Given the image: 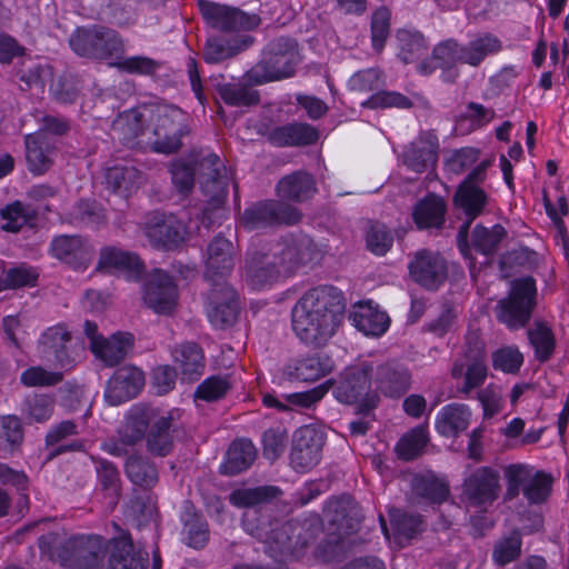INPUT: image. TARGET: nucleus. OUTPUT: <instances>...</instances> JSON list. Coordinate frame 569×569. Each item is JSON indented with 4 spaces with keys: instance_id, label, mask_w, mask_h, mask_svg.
<instances>
[{
    "instance_id": "obj_64",
    "label": "nucleus",
    "mask_w": 569,
    "mask_h": 569,
    "mask_svg": "<svg viewBox=\"0 0 569 569\" xmlns=\"http://www.w3.org/2000/svg\"><path fill=\"white\" fill-rule=\"evenodd\" d=\"M412 101L397 91H378L370 96L366 101L361 103L362 107L369 109H385V108H399L409 109L412 107Z\"/></svg>"
},
{
    "instance_id": "obj_49",
    "label": "nucleus",
    "mask_w": 569,
    "mask_h": 569,
    "mask_svg": "<svg viewBox=\"0 0 569 569\" xmlns=\"http://www.w3.org/2000/svg\"><path fill=\"white\" fill-rule=\"evenodd\" d=\"M281 493L276 486H260L254 488H239L231 491L229 501L237 508H253L270 502Z\"/></svg>"
},
{
    "instance_id": "obj_43",
    "label": "nucleus",
    "mask_w": 569,
    "mask_h": 569,
    "mask_svg": "<svg viewBox=\"0 0 569 569\" xmlns=\"http://www.w3.org/2000/svg\"><path fill=\"white\" fill-rule=\"evenodd\" d=\"M280 197L301 202L308 200L316 192V182L311 174L297 171L283 177L277 184Z\"/></svg>"
},
{
    "instance_id": "obj_55",
    "label": "nucleus",
    "mask_w": 569,
    "mask_h": 569,
    "mask_svg": "<svg viewBox=\"0 0 569 569\" xmlns=\"http://www.w3.org/2000/svg\"><path fill=\"white\" fill-rule=\"evenodd\" d=\"M428 441L427 427L417 426L399 439L396 445V452L402 460H413L422 453Z\"/></svg>"
},
{
    "instance_id": "obj_12",
    "label": "nucleus",
    "mask_w": 569,
    "mask_h": 569,
    "mask_svg": "<svg viewBox=\"0 0 569 569\" xmlns=\"http://www.w3.org/2000/svg\"><path fill=\"white\" fill-rule=\"evenodd\" d=\"M500 491L499 471L491 467H479L465 478L462 496L470 507L486 508L497 500Z\"/></svg>"
},
{
    "instance_id": "obj_45",
    "label": "nucleus",
    "mask_w": 569,
    "mask_h": 569,
    "mask_svg": "<svg viewBox=\"0 0 569 569\" xmlns=\"http://www.w3.org/2000/svg\"><path fill=\"white\" fill-rule=\"evenodd\" d=\"M403 163L412 171L421 173L437 162V144L431 140L419 139L411 142L402 153Z\"/></svg>"
},
{
    "instance_id": "obj_61",
    "label": "nucleus",
    "mask_w": 569,
    "mask_h": 569,
    "mask_svg": "<svg viewBox=\"0 0 569 569\" xmlns=\"http://www.w3.org/2000/svg\"><path fill=\"white\" fill-rule=\"evenodd\" d=\"M96 471L101 488L108 492L110 503L114 505L120 496V475L117 467L108 460L98 459Z\"/></svg>"
},
{
    "instance_id": "obj_56",
    "label": "nucleus",
    "mask_w": 569,
    "mask_h": 569,
    "mask_svg": "<svg viewBox=\"0 0 569 569\" xmlns=\"http://www.w3.org/2000/svg\"><path fill=\"white\" fill-rule=\"evenodd\" d=\"M390 518L395 536L400 542L410 541L423 531V520L420 515L395 509L390 512Z\"/></svg>"
},
{
    "instance_id": "obj_2",
    "label": "nucleus",
    "mask_w": 569,
    "mask_h": 569,
    "mask_svg": "<svg viewBox=\"0 0 569 569\" xmlns=\"http://www.w3.org/2000/svg\"><path fill=\"white\" fill-rule=\"evenodd\" d=\"M346 302L342 292L332 286L308 290L291 310L296 336L312 348L325 347L343 320Z\"/></svg>"
},
{
    "instance_id": "obj_60",
    "label": "nucleus",
    "mask_w": 569,
    "mask_h": 569,
    "mask_svg": "<svg viewBox=\"0 0 569 569\" xmlns=\"http://www.w3.org/2000/svg\"><path fill=\"white\" fill-rule=\"evenodd\" d=\"M23 440V427L16 416L0 418V451L12 452Z\"/></svg>"
},
{
    "instance_id": "obj_9",
    "label": "nucleus",
    "mask_w": 569,
    "mask_h": 569,
    "mask_svg": "<svg viewBox=\"0 0 569 569\" xmlns=\"http://www.w3.org/2000/svg\"><path fill=\"white\" fill-rule=\"evenodd\" d=\"M507 482L505 499H516L520 491L531 505L542 503L551 492L552 478L527 465H510L505 470Z\"/></svg>"
},
{
    "instance_id": "obj_53",
    "label": "nucleus",
    "mask_w": 569,
    "mask_h": 569,
    "mask_svg": "<svg viewBox=\"0 0 569 569\" xmlns=\"http://www.w3.org/2000/svg\"><path fill=\"white\" fill-rule=\"evenodd\" d=\"M392 12L387 6L375 9L370 17V40L375 52L381 53L391 31Z\"/></svg>"
},
{
    "instance_id": "obj_25",
    "label": "nucleus",
    "mask_w": 569,
    "mask_h": 569,
    "mask_svg": "<svg viewBox=\"0 0 569 569\" xmlns=\"http://www.w3.org/2000/svg\"><path fill=\"white\" fill-rule=\"evenodd\" d=\"M200 186L213 204H220L228 196L229 177L226 166L217 154L210 153L200 161Z\"/></svg>"
},
{
    "instance_id": "obj_42",
    "label": "nucleus",
    "mask_w": 569,
    "mask_h": 569,
    "mask_svg": "<svg viewBox=\"0 0 569 569\" xmlns=\"http://www.w3.org/2000/svg\"><path fill=\"white\" fill-rule=\"evenodd\" d=\"M320 532L318 523L309 525L308 528L296 521H288L276 532V541L282 550L293 551L308 547L316 535Z\"/></svg>"
},
{
    "instance_id": "obj_33",
    "label": "nucleus",
    "mask_w": 569,
    "mask_h": 569,
    "mask_svg": "<svg viewBox=\"0 0 569 569\" xmlns=\"http://www.w3.org/2000/svg\"><path fill=\"white\" fill-rule=\"evenodd\" d=\"M447 204L442 197L428 193L412 208V219L418 229H441L445 224Z\"/></svg>"
},
{
    "instance_id": "obj_19",
    "label": "nucleus",
    "mask_w": 569,
    "mask_h": 569,
    "mask_svg": "<svg viewBox=\"0 0 569 569\" xmlns=\"http://www.w3.org/2000/svg\"><path fill=\"white\" fill-rule=\"evenodd\" d=\"M413 281L428 290H437L447 279L446 260L437 252L420 250L409 263Z\"/></svg>"
},
{
    "instance_id": "obj_29",
    "label": "nucleus",
    "mask_w": 569,
    "mask_h": 569,
    "mask_svg": "<svg viewBox=\"0 0 569 569\" xmlns=\"http://www.w3.org/2000/svg\"><path fill=\"white\" fill-rule=\"evenodd\" d=\"M318 138L317 129L302 122L277 126L267 132V140L278 148L310 146L315 143Z\"/></svg>"
},
{
    "instance_id": "obj_30",
    "label": "nucleus",
    "mask_w": 569,
    "mask_h": 569,
    "mask_svg": "<svg viewBox=\"0 0 569 569\" xmlns=\"http://www.w3.org/2000/svg\"><path fill=\"white\" fill-rule=\"evenodd\" d=\"M180 520L182 541L193 549L203 548L209 541V525L203 515L189 500L183 501Z\"/></svg>"
},
{
    "instance_id": "obj_24",
    "label": "nucleus",
    "mask_w": 569,
    "mask_h": 569,
    "mask_svg": "<svg viewBox=\"0 0 569 569\" xmlns=\"http://www.w3.org/2000/svg\"><path fill=\"white\" fill-rule=\"evenodd\" d=\"M234 267L233 243L222 234L216 236L207 247L204 279L217 283L224 279Z\"/></svg>"
},
{
    "instance_id": "obj_62",
    "label": "nucleus",
    "mask_w": 569,
    "mask_h": 569,
    "mask_svg": "<svg viewBox=\"0 0 569 569\" xmlns=\"http://www.w3.org/2000/svg\"><path fill=\"white\" fill-rule=\"evenodd\" d=\"M366 244L372 253L383 256L393 244V233L386 224L371 222L366 232Z\"/></svg>"
},
{
    "instance_id": "obj_1",
    "label": "nucleus",
    "mask_w": 569,
    "mask_h": 569,
    "mask_svg": "<svg viewBox=\"0 0 569 569\" xmlns=\"http://www.w3.org/2000/svg\"><path fill=\"white\" fill-rule=\"evenodd\" d=\"M320 251L306 234H288L246 253L244 281L256 290L263 289L296 273L301 267L316 263Z\"/></svg>"
},
{
    "instance_id": "obj_58",
    "label": "nucleus",
    "mask_w": 569,
    "mask_h": 569,
    "mask_svg": "<svg viewBox=\"0 0 569 569\" xmlns=\"http://www.w3.org/2000/svg\"><path fill=\"white\" fill-rule=\"evenodd\" d=\"M506 233V229L501 224H495L492 228L477 224L472 231V247L485 256L492 254L497 251Z\"/></svg>"
},
{
    "instance_id": "obj_20",
    "label": "nucleus",
    "mask_w": 569,
    "mask_h": 569,
    "mask_svg": "<svg viewBox=\"0 0 569 569\" xmlns=\"http://www.w3.org/2000/svg\"><path fill=\"white\" fill-rule=\"evenodd\" d=\"M71 333L63 325L48 328L39 340L41 357L62 369H71L76 359L69 349Z\"/></svg>"
},
{
    "instance_id": "obj_7",
    "label": "nucleus",
    "mask_w": 569,
    "mask_h": 569,
    "mask_svg": "<svg viewBox=\"0 0 569 569\" xmlns=\"http://www.w3.org/2000/svg\"><path fill=\"white\" fill-rule=\"evenodd\" d=\"M537 287L532 277L515 279L506 298L497 307L498 320L511 330L525 328L536 307Z\"/></svg>"
},
{
    "instance_id": "obj_21",
    "label": "nucleus",
    "mask_w": 569,
    "mask_h": 569,
    "mask_svg": "<svg viewBox=\"0 0 569 569\" xmlns=\"http://www.w3.org/2000/svg\"><path fill=\"white\" fill-rule=\"evenodd\" d=\"M178 429L174 411L164 412L159 409L144 438L147 450L156 457L169 456L173 450Z\"/></svg>"
},
{
    "instance_id": "obj_36",
    "label": "nucleus",
    "mask_w": 569,
    "mask_h": 569,
    "mask_svg": "<svg viewBox=\"0 0 569 569\" xmlns=\"http://www.w3.org/2000/svg\"><path fill=\"white\" fill-rule=\"evenodd\" d=\"M470 418L471 411L467 405L449 403L438 412L436 429L443 437H458L468 428Z\"/></svg>"
},
{
    "instance_id": "obj_13",
    "label": "nucleus",
    "mask_w": 569,
    "mask_h": 569,
    "mask_svg": "<svg viewBox=\"0 0 569 569\" xmlns=\"http://www.w3.org/2000/svg\"><path fill=\"white\" fill-rule=\"evenodd\" d=\"M326 442L325 433L313 426L300 427L293 435L290 463L298 472H306L321 459Z\"/></svg>"
},
{
    "instance_id": "obj_23",
    "label": "nucleus",
    "mask_w": 569,
    "mask_h": 569,
    "mask_svg": "<svg viewBox=\"0 0 569 569\" xmlns=\"http://www.w3.org/2000/svg\"><path fill=\"white\" fill-rule=\"evenodd\" d=\"M49 251L51 256L73 269H86L93 256L89 241L80 236L60 234L52 239Z\"/></svg>"
},
{
    "instance_id": "obj_52",
    "label": "nucleus",
    "mask_w": 569,
    "mask_h": 569,
    "mask_svg": "<svg viewBox=\"0 0 569 569\" xmlns=\"http://www.w3.org/2000/svg\"><path fill=\"white\" fill-rule=\"evenodd\" d=\"M54 407L56 401L52 396L33 393L24 399L22 415L28 423H43L52 417Z\"/></svg>"
},
{
    "instance_id": "obj_35",
    "label": "nucleus",
    "mask_w": 569,
    "mask_h": 569,
    "mask_svg": "<svg viewBox=\"0 0 569 569\" xmlns=\"http://www.w3.org/2000/svg\"><path fill=\"white\" fill-rule=\"evenodd\" d=\"M78 435L79 427L73 420H63L51 426L44 438L47 447H54V449L50 452V458L57 457L68 451H82L84 449V441L74 439L69 442H64L70 437Z\"/></svg>"
},
{
    "instance_id": "obj_3",
    "label": "nucleus",
    "mask_w": 569,
    "mask_h": 569,
    "mask_svg": "<svg viewBox=\"0 0 569 569\" xmlns=\"http://www.w3.org/2000/svg\"><path fill=\"white\" fill-rule=\"evenodd\" d=\"M110 545L99 535H79L63 540L57 532L42 535L38 546L42 555L58 559L64 569H99Z\"/></svg>"
},
{
    "instance_id": "obj_8",
    "label": "nucleus",
    "mask_w": 569,
    "mask_h": 569,
    "mask_svg": "<svg viewBox=\"0 0 569 569\" xmlns=\"http://www.w3.org/2000/svg\"><path fill=\"white\" fill-rule=\"evenodd\" d=\"M371 371V362H362L346 369L333 390L335 398L341 403L358 405V413H369L379 401L377 395L370 392Z\"/></svg>"
},
{
    "instance_id": "obj_31",
    "label": "nucleus",
    "mask_w": 569,
    "mask_h": 569,
    "mask_svg": "<svg viewBox=\"0 0 569 569\" xmlns=\"http://www.w3.org/2000/svg\"><path fill=\"white\" fill-rule=\"evenodd\" d=\"M171 355L180 370L182 381L191 383L203 375L204 357L202 349L196 342H182L173 348Z\"/></svg>"
},
{
    "instance_id": "obj_14",
    "label": "nucleus",
    "mask_w": 569,
    "mask_h": 569,
    "mask_svg": "<svg viewBox=\"0 0 569 569\" xmlns=\"http://www.w3.org/2000/svg\"><path fill=\"white\" fill-rule=\"evenodd\" d=\"M240 312L239 297L227 282H217L208 296L207 315L209 321L218 329L233 326Z\"/></svg>"
},
{
    "instance_id": "obj_10",
    "label": "nucleus",
    "mask_w": 569,
    "mask_h": 569,
    "mask_svg": "<svg viewBox=\"0 0 569 569\" xmlns=\"http://www.w3.org/2000/svg\"><path fill=\"white\" fill-rule=\"evenodd\" d=\"M301 212L293 206L277 201L262 200L250 204L240 216V223L248 230H258L278 224H296Z\"/></svg>"
},
{
    "instance_id": "obj_39",
    "label": "nucleus",
    "mask_w": 569,
    "mask_h": 569,
    "mask_svg": "<svg viewBox=\"0 0 569 569\" xmlns=\"http://www.w3.org/2000/svg\"><path fill=\"white\" fill-rule=\"evenodd\" d=\"M410 488L415 497L430 503H441L449 495L448 483L432 471L415 473L410 480Z\"/></svg>"
},
{
    "instance_id": "obj_38",
    "label": "nucleus",
    "mask_w": 569,
    "mask_h": 569,
    "mask_svg": "<svg viewBox=\"0 0 569 569\" xmlns=\"http://www.w3.org/2000/svg\"><path fill=\"white\" fill-rule=\"evenodd\" d=\"M156 106H139L121 113L114 122V127L123 133V139L133 140L144 136L151 127V120Z\"/></svg>"
},
{
    "instance_id": "obj_22",
    "label": "nucleus",
    "mask_w": 569,
    "mask_h": 569,
    "mask_svg": "<svg viewBox=\"0 0 569 569\" xmlns=\"http://www.w3.org/2000/svg\"><path fill=\"white\" fill-rule=\"evenodd\" d=\"M370 375L377 390L390 398H400L411 385L409 370L397 361L372 365Z\"/></svg>"
},
{
    "instance_id": "obj_41",
    "label": "nucleus",
    "mask_w": 569,
    "mask_h": 569,
    "mask_svg": "<svg viewBox=\"0 0 569 569\" xmlns=\"http://www.w3.org/2000/svg\"><path fill=\"white\" fill-rule=\"evenodd\" d=\"M257 450L248 439L234 440L220 466V472L224 476H236L246 471L256 460Z\"/></svg>"
},
{
    "instance_id": "obj_57",
    "label": "nucleus",
    "mask_w": 569,
    "mask_h": 569,
    "mask_svg": "<svg viewBox=\"0 0 569 569\" xmlns=\"http://www.w3.org/2000/svg\"><path fill=\"white\" fill-rule=\"evenodd\" d=\"M219 94L224 103L232 107H251L260 102L258 90L243 83L223 84L219 88Z\"/></svg>"
},
{
    "instance_id": "obj_15",
    "label": "nucleus",
    "mask_w": 569,
    "mask_h": 569,
    "mask_svg": "<svg viewBox=\"0 0 569 569\" xmlns=\"http://www.w3.org/2000/svg\"><path fill=\"white\" fill-rule=\"evenodd\" d=\"M111 552L107 569H149V553L137 548L128 533L109 539ZM150 569H161V558L158 551L153 552Z\"/></svg>"
},
{
    "instance_id": "obj_46",
    "label": "nucleus",
    "mask_w": 569,
    "mask_h": 569,
    "mask_svg": "<svg viewBox=\"0 0 569 569\" xmlns=\"http://www.w3.org/2000/svg\"><path fill=\"white\" fill-rule=\"evenodd\" d=\"M128 479L142 489H151L158 483L159 476L156 465L147 457L130 456L124 463Z\"/></svg>"
},
{
    "instance_id": "obj_63",
    "label": "nucleus",
    "mask_w": 569,
    "mask_h": 569,
    "mask_svg": "<svg viewBox=\"0 0 569 569\" xmlns=\"http://www.w3.org/2000/svg\"><path fill=\"white\" fill-rule=\"evenodd\" d=\"M38 277L39 273L33 267L22 263L4 271L3 277L0 278V289L33 287Z\"/></svg>"
},
{
    "instance_id": "obj_18",
    "label": "nucleus",
    "mask_w": 569,
    "mask_h": 569,
    "mask_svg": "<svg viewBox=\"0 0 569 569\" xmlns=\"http://www.w3.org/2000/svg\"><path fill=\"white\" fill-rule=\"evenodd\" d=\"M146 234L154 247L172 250L184 241L187 227L174 214L157 211L147 224Z\"/></svg>"
},
{
    "instance_id": "obj_5",
    "label": "nucleus",
    "mask_w": 569,
    "mask_h": 569,
    "mask_svg": "<svg viewBox=\"0 0 569 569\" xmlns=\"http://www.w3.org/2000/svg\"><path fill=\"white\" fill-rule=\"evenodd\" d=\"M147 143L157 153L171 154L182 147V138L190 133L188 116L176 106H156Z\"/></svg>"
},
{
    "instance_id": "obj_6",
    "label": "nucleus",
    "mask_w": 569,
    "mask_h": 569,
    "mask_svg": "<svg viewBox=\"0 0 569 569\" xmlns=\"http://www.w3.org/2000/svg\"><path fill=\"white\" fill-rule=\"evenodd\" d=\"M69 44L79 57L96 60L119 58L124 52V41L119 32L101 24L78 27L70 36Z\"/></svg>"
},
{
    "instance_id": "obj_27",
    "label": "nucleus",
    "mask_w": 569,
    "mask_h": 569,
    "mask_svg": "<svg viewBox=\"0 0 569 569\" xmlns=\"http://www.w3.org/2000/svg\"><path fill=\"white\" fill-rule=\"evenodd\" d=\"M333 369L332 359L323 353L291 359L282 368V378L288 381H315Z\"/></svg>"
},
{
    "instance_id": "obj_11",
    "label": "nucleus",
    "mask_w": 569,
    "mask_h": 569,
    "mask_svg": "<svg viewBox=\"0 0 569 569\" xmlns=\"http://www.w3.org/2000/svg\"><path fill=\"white\" fill-rule=\"evenodd\" d=\"M453 202L458 209H460L466 216V221L460 226L457 234V243L461 254L465 259L470 261V269L475 268V261L471 254V247L468 242V233L471 222L482 213L487 203L486 192L469 183V181H462L458 187Z\"/></svg>"
},
{
    "instance_id": "obj_54",
    "label": "nucleus",
    "mask_w": 569,
    "mask_h": 569,
    "mask_svg": "<svg viewBox=\"0 0 569 569\" xmlns=\"http://www.w3.org/2000/svg\"><path fill=\"white\" fill-rule=\"evenodd\" d=\"M522 537L515 529L509 536L498 539L492 548L491 559L496 566L505 567L521 556Z\"/></svg>"
},
{
    "instance_id": "obj_32",
    "label": "nucleus",
    "mask_w": 569,
    "mask_h": 569,
    "mask_svg": "<svg viewBox=\"0 0 569 569\" xmlns=\"http://www.w3.org/2000/svg\"><path fill=\"white\" fill-rule=\"evenodd\" d=\"M349 320L357 330L373 337L382 336L390 326L389 316L371 302L356 305Z\"/></svg>"
},
{
    "instance_id": "obj_40",
    "label": "nucleus",
    "mask_w": 569,
    "mask_h": 569,
    "mask_svg": "<svg viewBox=\"0 0 569 569\" xmlns=\"http://www.w3.org/2000/svg\"><path fill=\"white\" fill-rule=\"evenodd\" d=\"M502 42L500 39L485 32L476 36L468 43L461 44L460 62L471 67H478L487 57L500 52Z\"/></svg>"
},
{
    "instance_id": "obj_47",
    "label": "nucleus",
    "mask_w": 569,
    "mask_h": 569,
    "mask_svg": "<svg viewBox=\"0 0 569 569\" xmlns=\"http://www.w3.org/2000/svg\"><path fill=\"white\" fill-rule=\"evenodd\" d=\"M399 47V59L408 64L417 61L428 50V41L425 36L410 28H400L396 32Z\"/></svg>"
},
{
    "instance_id": "obj_26",
    "label": "nucleus",
    "mask_w": 569,
    "mask_h": 569,
    "mask_svg": "<svg viewBox=\"0 0 569 569\" xmlns=\"http://www.w3.org/2000/svg\"><path fill=\"white\" fill-rule=\"evenodd\" d=\"M144 386L143 372L133 367L118 368L109 379L106 389V400L111 406L120 405L134 398Z\"/></svg>"
},
{
    "instance_id": "obj_48",
    "label": "nucleus",
    "mask_w": 569,
    "mask_h": 569,
    "mask_svg": "<svg viewBox=\"0 0 569 569\" xmlns=\"http://www.w3.org/2000/svg\"><path fill=\"white\" fill-rule=\"evenodd\" d=\"M141 182V172L132 166H116L106 174L108 188L122 197L130 194Z\"/></svg>"
},
{
    "instance_id": "obj_44",
    "label": "nucleus",
    "mask_w": 569,
    "mask_h": 569,
    "mask_svg": "<svg viewBox=\"0 0 569 569\" xmlns=\"http://www.w3.org/2000/svg\"><path fill=\"white\" fill-rule=\"evenodd\" d=\"M133 346V336L129 332H117L110 339H101L93 345V353L107 366H116L122 361Z\"/></svg>"
},
{
    "instance_id": "obj_16",
    "label": "nucleus",
    "mask_w": 569,
    "mask_h": 569,
    "mask_svg": "<svg viewBox=\"0 0 569 569\" xmlns=\"http://www.w3.org/2000/svg\"><path fill=\"white\" fill-rule=\"evenodd\" d=\"M200 9L210 27L224 32L251 30L260 23L259 16L224 4L201 2Z\"/></svg>"
},
{
    "instance_id": "obj_4",
    "label": "nucleus",
    "mask_w": 569,
    "mask_h": 569,
    "mask_svg": "<svg viewBox=\"0 0 569 569\" xmlns=\"http://www.w3.org/2000/svg\"><path fill=\"white\" fill-rule=\"evenodd\" d=\"M301 62L298 42L288 37L270 41L262 51L260 61L248 72L256 84L291 78Z\"/></svg>"
},
{
    "instance_id": "obj_34",
    "label": "nucleus",
    "mask_w": 569,
    "mask_h": 569,
    "mask_svg": "<svg viewBox=\"0 0 569 569\" xmlns=\"http://www.w3.org/2000/svg\"><path fill=\"white\" fill-rule=\"evenodd\" d=\"M325 512L329 521L337 527L340 533L355 531L361 521V513L357 503L346 496L331 499Z\"/></svg>"
},
{
    "instance_id": "obj_59",
    "label": "nucleus",
    "mask_w": 569,
    "mask_h": 569,
    "mask_svg": "<svg viewBox=\"0 0 569 569\" xmlns=\"http://www.w3.org/2000/svg\"><path fill=\"white\" fill-rule=\"evenodd\" d=\"M527 335L535 349L536 358L540 362L549 360L556 345L551 329L542 322H537L533 328L528 330Z\"/></svg>"
},
{
    "instance_id": "obj_51",
    "label": "nucleus",
    "mask_w": 569,
    "mask_h": 569,
    "mask_svg": "<svg viewBox=\"0 0 569 569\" xmlns=\"http://www.w3.org/2000/svg\"><path fill=\"white\" fill-rule=\"evenodd\" d=\"M28 169L34 174H42L52 164L51 151L44 146L41 134H28L24 140Z\"/></svg>"
},
{
    "instance_id": "obj_28",
    "label": "nucleus",
    "mask_w": 569,
    "mask_h": 569,
    "mask_svg": "<svg viewBox=\"0 0 569 569\" xmlns=\"http://www.w3.org/2000/svg\"><path fill=\"white\" fill-rule=\"evenodd\" d=\"M158 410L159 408L147 405H136L131 407L126 413L123 423L119 429L121 443L134 446L144 440Z\"/></svg>"
},
{
    "instance_id": "obj_37",
    "label": "nucleus",
    "mask_w": 569,
    "mask_h": 569,
    "mask_svg": "<svg viewBox=\"0 0 569 569\" xmlns=\"http://www.w3.org/2000/svg\"><path fill=\"white\" fill-rule=\"evenodd\" d=\"M97 269L109 272L122 271L138 277L142 272L143 263L136 253L117 247H106L100 252Z\"/></svg>"
},
{
    "instance_id": "obj_50",
    "label": "nucleus",
    "mask_w": 569,
    "mask_h": 569,
    "mask_svg": "<svg viewBox=\"0 0 569 569\" xmlns=\"http://www.w3.org/2000/svg\"><path fill=\"white\" fill-rule=\"evenodd\" d=\"M0 217L4 221L1 229L17 233L24 226L33 223L37 219V212L30 206L16 200L0 209Z\"/></svg>"
},
{
    "instance_id": "obj_17",
    "label": "nucleus",
    "mask_w": 569,
    "mask_h": 569,
    "mask_svg": "<svg viewBox=\"0 0 569 569\" xmlns=\"http://www.w3.org/2000/svg\"><path fill=\"white\" fill-rule=\"evenodd\" d=\"M142 297L144 303L156 313L169 315L177 305V286L171 276L161 269H154L143 283Z\"/></svg>"
}]
</instances>
